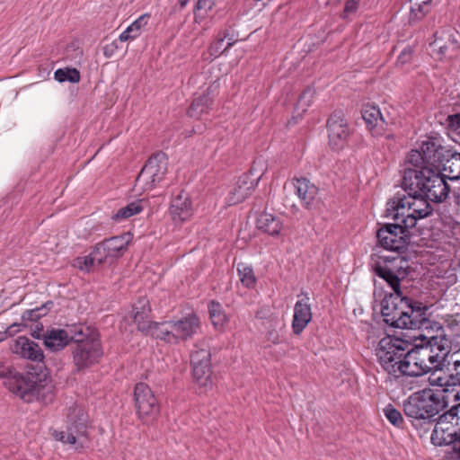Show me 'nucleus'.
<instances>
[{
	"label": "nucleus",
	"mask_w": 460,
	"mask_h": 460,
	"mask_svg": "<svg viewBox=\"0 0 460 460\" xmlns=\"http://www.w3.org/2000/svg\"><path fill=\"white\" fill-rule=\"evenodd\" d=\"M144 200H137L128 203L127 206L120 208L118 211L112 215L111 218L116 222H122L135 215L139 214L143 211Z\"/></svg>",
	"instance_id": "obj_36"
},
{
	"label": "nucleus",
	"mask_w": 460,
	"mask_h": 460,
	"mask_svg": "<svg viewBox=\"0 0 460 460\" xmlns=\"http://www.w3.org/2000/svg\"><path fill=\"white\" fill-rule=\"evenodd\" d=\"M235 41L236 40L234 39L233 35H230L228 29L219 31L216 40L208 48L209 58L213 59L219 57L232 47Z\"/></svg>",
	"instance_id": "obj_30"
},
{
	"label": "nucleus",
	"mask_w": 460,
	"mask_h": 460,
	"mask_svg": "<svg viewBox=\"0 0 460 460\" xmlns=\"http://www.w3.org/2000/svg\"><path fill=\"white\" fill-rule=\"evenodd\" d=\"M362 118L374 137L385 136L386 138L394 137L393 134L388 133L385 135L387 122L376 106L365 105L362 110Z\"/></svg>",
	"instance_id": "obj_20"
},
{
	"label": "nucleus",
	"mask_w": 460,
	"mask_h": 460,
	"mask_svg": "<svg viewBox=\"0 0 460 460\" xmlns=\"http://www.w3.org/2000/svg\"><path fill=\"white\" fill-rule=\"evenodd\" d=\"M406 310L408 314H405L403 322L399 323L402 326L401 329L442 331V326L439 323L429 320L428 316L429 308L422 305V303L411 298Z\"/></svg>",
	"instance_id": "obj_10"
},
{
	"label": "nucleus",
	"mask_w": 460,
	"mask_h": 460,
	"mask_svg": "<svg viewBox=\"0 0 460 460\" xmlns=\"http://www.w3.org/2000/svg\"><path fill=\"white\" fill-rule=\"evenodd\" d=\"M411 343L393 336L381 339L376 349V355L382 368L394 377L402 376V364L406 349Z\"/></svg>",
	"instance_id": "obj_3"
},
{
	"label": "nucleus",
	"mask_w": 460,
	"mask_h": 460,
	"mask_svg": "<svg viewBox=\"0 0 460 460\" xmlns=\"http://www.w3.org/2000/svg\"><path fill=\"white\" fill-rule=\"evenodd\" d=\"M430 167H423L422 169L406 168L404 170L402 187L408 193L412 194L422 193V184L425 183L424 177L427 176L426 172L429 171Z\"/></svg>",
	"instance_id": "obj_24"
},
{
	"label": "nucleus",
	"mask_w": 460,
	"mask_h": 460,
	"mask_svg": "<svg viewBox=\"0 0 460 460\" xmlns=\"http://www.w3.org/2000/svg\"><path fill=\"white\" fill-rule=\"evenodd\" d=\"M453 368L456 376H458V378L460 379V360H456L453 363Z\"/></svg>",
	"instance_id": "obj_59"
},
{
	"label": "nucleus",
	"mask_w": 460,
	"mask_h": 460,
	"mask_svg": "<svg viewBox=\"0 0 460 460\" xmlns=\"http://www.w3.org/2000/svg\"><path fill=\"white\" fill-rule=\"evenodd\" d=\"M211 353L207 349H197L190 355L192 376L200 393L212 387Z\"/></svg>",
	"instance_id": "obj_11"
},
{
	"label": "nucleus",
	"mask_w": 460,
	"mask_h": 460,
	"mask_svg": "<svg viewBox=\"0 0 460 460\" xmlns=\"http://www.w3.org/2000/svg\"><path fill=\"white\" fill-rule=\"evenodd\" d=\"M16 370L12 367V366L6 364L5 362L0 361V378L5 380L9 379V377L14 374Z\"/></svg>",
	"instance_id": "obj_53"
},
{
	"label": "nucleus",
	"mask_w": 460,
	"mask_h": 460,
	"mask_svg": "<svg viewBox=\"0 0 460 460\" xmlns=\"http://www.w3.org/2000/svg\"><path fill=\"white\" fill-rule=\"evenodd\" d=\"M423 347L428 349V355L431 356L430 361L432 363V367H434L435 371L442 370L446 366V361L449 352L444 351V353H441L442 350H440L439 349H435V348H432V345L429 343Z\"/></svg>",
	"instance_id": "obj_38"
},
{
	"label": "nucleus",
	"mask_w": 460,
	"mask_h": 460,
	"mask_svg": "<svg viewBox=\"0 0 460 460\" xmlns=\"http://www.w3.org/2000/svg\"><path fill=\"white\" fill-rule=\"evenodd\" d=\"M448 456L451 460H460V428L457 436L453 439Z\"/></svg>",
	"instance_id": "obj_51"
},
{
	"label": "nucleus",
	"mask_w": 460,
	"mask_h": 460,
	"mask_svg": "<svg viewBox=\"0 0 460 460\" xmlns=\"http://www.w3.org/2000/svg\"><path fill=\"white\" fill-rule=\"evenodd\" d=\"M407 162L414 166L413 169H422L428 166L421 151L411 150L407 156Z\"/></svg>",
	"instance_id": "obj_49"
},
{
	"label": "nucleus",
	"mask_w": 460,
	"mask_h": 460,
	"mask_svg": "<svg viewBox=\"0 0 460 460\" xmlns=\"http://www.w3.org/2000/svg\"><path fill=\"white\" fill-rule=\"evenodd\" d=\"M314 95V90L307 87L304 92L300 94L298 101L296 105V112L298 116H302L305 113L308 107L312 104L313 99Z\"/></svg>",
	"instance_id": "obj_40"
},
{
	"label": "nucleus",
	"mask_w": 460,
	"mask_h": 460,
	"mask_svg": "<svg viewBox=\"0 0 460 460\" xmlns=\"http://www.w3.org/2000/svg\"><path fill=\"white\" fill-rule=\"evenodd\" d=\"M134 399L137 413L143 422H149L158 414L159 405L157 400L146 384L138 383L136 385Z\"/></svg>",
	"instance_id": "obj_12"
},
{
	"label": "nucleus",
	"mask_w": 460,
	"mask_h": 460,
	"mask_svg": "<svg viewBox=\"0 0 460 460\" xmlns=\"http://www.w3.org/2000/svg\"><path fill=\"white\" fill-rule=\"evenodd\" d=\"M282 226L280 219L270 213H262L257 219L258 229L272 236L279 235Z\"/></svg>",
	"instance_id": "obj_32"
},
{
	"label": "nucleus",
	"mask_w": 460,
	"mask_h": 460,
	"mask_svg": "<svg viewBox=\"0 0 460 460\" xmlns=\"http://www.w3.org/2000/svg\"><path fill=\"white\" fill-rule=\"evenodd\" d=\"M329 145L334 150L341 149L349 136L348 122L341 111L331 114L326 123Z\"/></svg>",
	"instance_id": "obj_15"
},
{
	"label": "nucleus",
	"mask_w": 460,
	"mask_h": 460,
	"mask_svg": "<svg viewBox=\"0 0 460 460\" xmlns=\"http://www.w3.org/2000/svg\"><path fill=\"white\" fill-rule=\"evenodd\" d=\"M394 223L385 224L376 232V237L382 247L386 250L400 252L407 248L410 242L409 229L399 219Z\"/></svg>",
	"instance_id": "obj_7"
},
{
	"label": "nucleus",
	"mask_w": 460,
	"mask_h": 460,
	"mask_svg": "<svg viewBox=\"0 0 460 460\" xmlns=\"http://www.w3.org/2000/svg\"><path fill=\"white\" fill-rule=\"evenodd\" d=\"M443 170L451 181L460 180V152L447 150Z\"/></svg>",
	"instance_id": "obj_35"
},
{
	"label": "nucleus",
	"mask_w": 460,
	"mask_h": 460,
	"mask_svg": "<svg viewBox=\"0 0 460 460\" xmlns=\"http://www.w3.org/2000/svg\"><path fill=\"white\" fill-rule=\"evenodd\" d=\"M451 416L445 412L438 417L431 434V441L434 445L450 447L453 439L457 436L459 428L450 420Z\"/></svg>",
	"instance_id": "obj_17"
},
{
	"label": "nucleus",
	"mask_w": 460,
	"mask_h": 460,
	"mask_svg": "<svg viewBox=\"0 0 460 460\" xmlns=\"http://www.w3.org/2000/svg\"><path fill=\"white\" fill-rule=\"evenodd\" d=\"M69 343L68 332L62 329H52L44 335V344L51 351H59Z\"/></svg>",
	"instance_id": "obj_29"
},
{
	"label": "nucleus",
	"mask_w": 460,
	"mask_h": 460,
	"mask_svg": "<svg viewBox=\"0 0 460 460\" xmlns=\"http://www.w3.org/2000/svg\"><path fill=\"white\" fill-rule=\"evenodd\" d=\"M425 183L422 184V194L429 200L441 203L445 201L450 193V186L444 176L438 172L430 168L426 172Z\"/></svg>",
	"instance_id": "obj_14"
},
{
	"label": "nucleus",
	"mask_w": 460,
	"mask_h": 460,
	"mask_svg": "<svg viewBox=\"0 0 460 460\" xmlns=\"http://www.w3.org/2000/svg\"><path fill=\"white\" fill-rule=\"evenodd\" d=\"M170 214L174 222H183L191 217L193 209L188 193L181 190L172 199Z\"/></svg>",
	"instance_id": "obj_23"
},
{
	"label": "nucleus",
	"mask_w": 460,
	"mask_h": 460,
	"mask_svg": "<svg viewBox=\"0 0 460 460\" xmlns=\"http://www.w3.org/2000/svg\"><path fill=\"white\" fill-rule=\"evenodd\" d=\"M73 265L80 270H84L85 272H90L96 266H98L96 261L93 260V257L91 253L87 256L77 257L74 260Z\"/></svg>",
	"instance_id": "obj_45"
},
{
	"label": "nucleus",
	"mask_w": 460,
	"mask_h": 460,
	"mask_svg": "<svg viewBox=\"0 0 460 460\" xmlns=\"http://www.w3.org/2000/svg\"><path fill=\"white\" fill-rule=\"evenodd\" d=\"M260 178L261 176L253 178L252 172L242 175L236 182V185L228 193L226 199L228 205L232 206L243 202L252 193Z\"/></svg>",
	"instance_id": "obj_19"
},
{
	"label": "nucleus",
	"mask_w": 460,
	"mask_h": 460,
	"mask_svg": "<svg viewBox=\"0 0 460 460\" xmlns=\"http://www.w3.org/2000/svg\"><path fill=\"white\" fill-rule=\"evenodd\" d=\"M213 98L210 96L209 89H208L202 94L193 99L188 110V114L190 117L199 119L211 110Z\"/></svg>",
	"instance_id": "obj_28"
},
{
	"label": "nucleus",
	"mask_w": 460,
	"mask_h": 460,
	"mask_svg": "<svg viewBox=\"0 0 460 460\" xmlns=\"http://www.w3.org/2000/svg\"><path fill=\"white\" fill-rule=\"evenodd\" d=\"M4 383L9 391L24 402H31L39 394V385L36 381L31 379L29 375H22L16 371Z\"/></svg>",
	"instance_id": "obj_16"
},
{
	"label": "nucleus",
	"mask_w": 460,
	"mask_h": 460,
	"mask_svg": "<svg viewBox=\"0 0 460 460\" xmlns=\"http://www.w3.org/2000/svg\"><path fill=\"white\" fill-rule=\"evenodd\" d=\"M442 392L452 393L456 400L460 399V379L456 376V373L446 376Z\"/></svg>",
	"instance_id": "obj_42"
},
{
	"label": "nucleus",
	"mask_w": 460,
	"mask_h": 460,
	"mask_svg": "<svg viewBox=\"0 0 460 460\" xmlns=\"http://www.w3.org/2000/svg\"><path fill=\"white\" fill-rule=\"evenodd\" d=\"M91 254L99 266L107 262L109 259H112L111 253L106 252V247L102 242L95 245L94 249L91 252Z\"/></svg>",
	"instance_id": "obj_47"
},
{
	"label": "nucleus",
	"mask_w": 460,
	"mask_h": 460,
	"mask_svg": "<svg viewBox=\"0 0 460 460\" xmlns=\"http://www.w3.org/2000/svg\"><path fill=\"white\" fill-rule=\"evenodd\" d=\"M237 271L240 277V280L243 286L246 288L254 287L256 283V278L252 269L250 266H247L243 263H239L237 265Z\"/></svg>",
	"instance_id": "obj_41"
},
{
	"label": "nucleus",
	"mask_w": 460,
	"mask_h": 460,
	"mask_svg": "<svg viewBox=\"0 0 460 460\" xmlns=\"http://www.w3.org/2000/svg\"><path fill=\"white\" fill-rule=\"evenodd\" d=\"M54 78L60 82H70V83H78L80 81V72L76 68H59L56 70L54 74Z\"/></svg>",
	"instance_id": "obj_39"
},
{
	"label": "nucleus",
	"mask_w": 460,
	"mask_h": 460,
	"mask_svg": "<svg viewBox=\"0 0 460 460\" xmlns=\"http://www.w3.org/2000/svg\"><path fill=\"white\" fill-rule=\"evenodd\" d=\"M447 122L450 128L453 130H460V113L449 115Z\"/></svg>",
	"instance_id": "obj_55"
},
{
	"label": "nucleus",
	"mask_w": 460,
	"mask_h": 460,
	"mask_svg": "<svg viewBox=\"0 0 460 460\" xmlns=\"http://www.w3.org/2000/svg\"><path fill=\"white\" fill-rule=\"evenodd\" d=\"M410 22L420 21L429 12L430 4H420L419 2L411 1Z\"/></svg>",
	"instance_id": "obj_43"
},
{
	"label": "nucleus",
	"mask_w": 460,
	"mask_h": 460,
	"mask_svg": "<svg viewBox=\"0 0 460 460\" xmlns=\"http://www.w3.org/2000/svg\"><path fill=\"white\" fill-rule=\"evenodd\" d=\"M451 196L448 195L449 199L452 203L460 208V187L454 188L452 190H450Z\"/></svg>",
	"instance_id": "obj_57"
},
{
	"label": "nucleus",
	"mask_w": 460,
	"mask_h": 460,
	"mask_svg": "<svg viewBox=\"0 0 460 460\" xmlns=\"http://www.w3.org/2000/svg\"><path fill=\"white\" fill-rule=\"evenodd\" d=\"M371 269L376 276L384 279L394 291L386 294L381 306L385 322L394 327L401 328L399 323L403 322L411 298L407 297L401 288V282L413 271L410 260L403 255L385 256L376 258L371 256Z\"/></svg>",
	"instance_id": "obj_1"
},
{
	"label": "nucleus",
	"mask_w": 460,
	"mask_h": 460,
	"mask_svg": "<svg viewBox=\"0 0 460 460\" xmlns=\"http://www.w3.org/2000/svg\"><path fill=\"white\" fill-rule=\"evenodd\" d=\"M131 240L129 233L113 236L102 241L106 247V252L111 253L112 259L120 257L128 249V244Z\"/></svg>",
	"instance_id": "obj_31"
},
{
	"label": "nucleus",
	"mask_w": 460,
	"mask_h": 460,
	"mask_svg": "<svg viewBox=\"0 0 460 460\" xmlns=\"http://www.w3.org/2000/svg\"><path fill=\"white\" fill-rule=\"evenodd\" d=\"M168 170L167 155L159 151L152 155L137 178V184H144L146 190L153 189L165 177Z\"/></svg>",
	"instance_id": "obj_8"
},
{
	"label": "nucleus",
	"mask_w": 460,
	"mask_h": 460,
	"mask_svg": "<svg viewBox=\"0 0 460 460\" xmlns=\"http://www.w3.org/2000/svg\"><path fill=\"white\" fill-rule=\"evenodd\" d=\"M445 404L438 393L431 389L412 394L403 402V411L409 418L415 420H430L437 415Z\"/></svg>",
	"instance_id": "obj_4"
},
{
	"label": "nucleus",
	"mask_w": 460,
	"mask_h": 460,
	"mask_svg": "<svg viewBox=\"0 0 460 460\" xmlns=\"http://www.w3.org/2000/svg\"><path fill=\"white\" fill-rule=\"evenodd\" d=\"M13 351L24 358L34 361H41L44 358L40 346L30 339L21 336L15 341Z\"/></svg>",
	"instance_id": "obj_26"
},
{
	"label": "nucleus",
	"mask_w": 460,
	"mask_h": 460,
	"mask_svg": "<svg viewBox=\"0 0 460 460\" xmlns=\"http://www.w3.org/2000/svg\"><path fill=\"white\" fill-rule=\"evenodd\" d=\"M73 362L77 371L99 362L103 355L100 340H90L72 349Z\"/></svg>",
	"instance_id": "obj_13"
},
{
	"label": "nucleus",
	"mask_w": 460,
	"mask_h": 460,
	"mask_svg": "<svg viewBox=\"0 0 460 460\" xmlns=\"http://www.w3.org/2000/svg\"><path fill=\"white\" fill-rule=\"evenodd\" d=\"M413 48L411 46L405 47L399 54L396 61V66L402 67L404 65L409 64L412 59Z\"/></svg>",
	"instance_id": "obj_50"
},
{
	"label": "nucleus",
	"mask_w": 460,
	"mask_h": 460,
	"mask_svg": "<svg viewBox=\"0 0 460 460\" xmlns=\"http://www.w3.org/2000/svg\"><path fill=\"white\" fill-rule=\"evenodd\" d=\"M361 0H347L345 3L342 18H347L349 14L354 13L359 5Z\"/></svg>",
	"instance_id": "obj_52"
},
{
	"label": "nucleus",
	"mask_w": 460,
	"mask_h": 460,
	"mask_svg": "<svg viewBox=\"0 0 460 460\" xmlns=\"http://www.w3.org/2000/svg\"><path fill=\"white\" fill-rule=\"evenodd\" d=\"M150 313L149 301L146 297H141L133 307V319L138 331L155 338L156 325H160L161 323L151 322Z\"/></svg>",
	"instance_id": "obj_18"
},
{
	"label": "nucleus",
	"mask_w": 460,
	"mask_h": 460,
	"mask_svg": "<svg viewBox=\"0 0 460 460\" xmlns=\"http://www.w3.org/2000/svg\"><path fill=\"white\" fill-rule=\"evenodd\" d=\"M292 184L303 206L311 208L318 194V188L305 178H294Z\"/></svg>",
	"instance_id": "obj_25"
},
{
	"label": "nucleus",
	"mask_w": 460,
	"mask_h": 460,
	"mask_svg": "<svg viewBox=\"0 0 460 460\" xmlns=\"http://www.w3.org/2000/svg\"><path fill=\"white\" fill-rule=\"evenodd\" d=\"M428 343L432 345V348H435V349H439L440 350H442L441 353H444V351L450 352L451 341L448 338H447L445 334L441 333L430 336Z\"/></svg>",
	"instance_id": "obj_44"
},
{
	"label": "nucleus",
	"mask_w": 460,
	"mask_h": 460,
	"mask_svg": "<svg viewBox=\"0 0 460 460\" xmlns=\"http://www.w3.org/2000/svg\"><path fill=\"white\" fill-rule=\"evenodd\" d=\"M208 313L212 324L217 329H221L227 322V317L222 305L216 301H211L208 305Z\"/></svg>",
	"instance_id": "obj_37"
},
{
	"label": "nucleus",
	"mask_w": 460,
	"mask_h": 460,
	"mask_svg": "<svg viewBox=\"0 0 460 460\" xmlns=\"http://www.w3.org/2000/svg\"><path fill=\"white\" fill-rule=\"evenodd\" d=\"M303 298L296 301L294 306L292 329L295 334H300L312 319V309L307 294L302 293Z\"/></svg>",
	"instance_id": "obj_22"
},
{
	"label": "nucleus",
	"mask_w": 460,
	"mask_h": 460,
	"mask_svg": "<svg viewBox=\"0 0 460 460\" xmlns=\"http://www.w3.org/2000/svg\"><path fill=\"white\" fill-rule=\"evenodd\" d=\"M435 40L430 43L433 53L440 58L447 57L450 52L459 48V42L454 38V30L450 27L445 28L434 33Z\"/></svg>",
	"instance_id": "obj_21"
},
{
	"label": "nucleus",
	"mask_w": 460,
	"mask_h": 460,
	"mask_svg": "<svg viewBox=\"0 0 460 460\" xmlns=\"http://www.w3.org/2000/svg\"><path fill=\"white\" fill-rule=\"evenodd\" d=\"M7 338V332H0V341H4Z\"/></svg>",
	"instance_id": "obj_60"
},
{
	"label": "nucleus",
	"mask_w": 460,
	"mask_h": 460,
	"mask_svg": "<svg viewBox=\"0 0 460 460\" xmlns=\"http://www.w3.org/2000/svg\"><path fill=\"white\" fill-rule=\"evenodd\" d=\"M447 414L452 415L450 418L451 420L455 422L457 428H460V403L455 406H452L451 409L447 411Z\"/></svg>",
	"instance_id": "obj_54"
},
{
	"label": "nucleus",
	"mask_w": 460,
	"mask_h": 460,
	"mask_svg": "<svg viewBox=\"0 0 460 460\" xmlns=\"http://www.w3.org/2000/svg\"><path fill=\"white\" fill-rule=\"evenodd\" d=\"M214 4L215 0H198L195 9V22H199V20L205 17L208 11L212 9Z\"/></svg>",
	"instance_id": "obj_48"
},
{
	"label": "nucleus",
	"mask_w": 460,
	"mask_h": 460,
	"mask_svg": "<svg viewBox=\"0 0 460 460\" xmlns=\"http://www.w3.org/2000/svg\"><path fill=\"white\" fill-rule=\"evenodd\" d=\"M420 151L427 165L430 168L438 167L442 163V157L447 159V150L433 141L423 142Z\"/></svg>",
	"instance_id": "obj_27"
},
{
	"label": "nucleus",
	"mask_w": 460,
	"mask_h": 460,
	"mask_svg": "<svg viewBox=\"0 0 460 460\" xmlns=\"http://www.w3.org/2000/svg\"><path fill=\"white\" fill-rule=\"evenodd\" d=\"M428 349L423 346H415L406 349L404 360L402 364V376H421L429 372L435 371L432 367Z\"/></svg>",
	"instance_id": "obj_9"
},
{
	"label": "nucleus",
	"mask_w": 460,
	"mask_h": 460,
	"mask_svg": "<svg viewBox=\"0 0 460 460\" xmlns=\"http://www.w3.org/2000/svg\"><path fill=\"white\" fill-rule=\"evenodd\" d=\"M69 341H73L75 345H80L90 340H99L98 334L85 325H76L68 330Z\"/></svg>",
	"instance_id": "obj_34"
},
{
	"label": "nucleus",
	"mask_w": 460,
	"mask_h": 460,
	"mask_svg": "<svg viewBox=\"0 0 460 460\" xmlns=\"http://www.w3.org/2000/svg\"><path fill=\"white\" fill-rule=\"evenodd\" d=\"M445 380H446V376H436V375L434 373L429 377V384L433 386L440 387L441 390H443V388H444Z\"/></svg>",
	"instance_id": "obj_56"
},
{
	"label": "nucleus",
	"mask_w": 460,
	"mask_h": 460,
	"mask_svg": "<svg viewBox=\"0 0 460 460\" xmlns=\"http://www.w3.org/2000/svg\"><path fill=\"white\" fill-rule=\"evenodd\" d=\"M267 340L271 341L273 344H279L280 342L279 335L275 330H270L267 332Z\"/></svg>",
	"instance_id": "obj_58"
},
{
	"label": "nucleus",
	"mask_w": 460,
	"mask_h": 460,
	"mask_svg": "<svg viewBox=\"0 0 460 460\" xmlns=\"http://www.w3.org/2000/svg\"><path fill=\"white\" fill-rule=\"evenodd\" d=\"M200 322L195 314H190L177 321H169L156 325L155 338L168 343L177 344L187 341L198 332Z\"/></svg>",
	"instance_id": "obj_5"
},
{
	"label": "nucleus",
	"mask_w": 460,
	"mask_h": 460,
	"mask_svg": "<svg viewBox=\"0 0 460 460\" xmlns=\"http://www.w3.org/2000/svg\"><path fill=\"white\" fill-rule=\"evenodd\" d=\"M433 208L422 194L408 192L402 197L397 195L386 204L385 216L399 219L406 227H414L419 219L431 216Z\"/></svg>",
	"instance_id": "obj_2"
},
{
	"label": "nucleus",
	"mask_w": 460,
	"mask_h": 460,
	"mask_svg": "<svg viewBox=\"0 0 460 460\" xmlns=\"http://www.w3.org/2000/svg\"><path fill=\"white\" fill-rule=\"evenodd\" d=\"M150 19V14L144 13L134 21L119 36L121 42L133 40L139 37L144 31L145 27L147 25Z\"/></svg>",
	"instance_id": "obj_33"
},
{
	"label": "nucleus",
	"mask_w": 460,
	"mask_h": 460,
	"mask_svg": "<svg viewBox=\"0 0 460 460\" xmlns=\"http://www.w3.org/2000/svg\"><path fill=\"white\" fill-rule=\"evenodd\" d=\"M88 417L84 410L77 405L72 406L67 413V426L66 431L53 429L52 437L63 444L75 445V448L83 447V438L87 436Z\"/></svg>",
	"instance_id": "obj_6"
},
{
	"label": "nucleus",
	"mask_w": 460,
	"mask_h": 460,
	"mask_svg": "<svg viewBox=\"0 0 460 460\" xmlns=\"http://www.w3.org/2000/svg\"><path fill=\"white\" fill-rule=\"evenodd\" d=\"M459 134H460V130H459Z\"/></svg>",
	"instance_id": "obj_61"
},
{
	"label": "nucleus",
	"mask_w": 460,
	"mask_h": 460,
	"mask_svg": "<svg viewBox=\"0 0 460 460\" xmlns=\"http://www.w3.org/2000/svg\"><path fill=\"white\" fill-rule=\"evenodd\" d=\"M384 414L391 424L396 427H402L403 424V418L401 412L395 409L392 404H388L384 409Z\"/></svg>",
	"instance_id": "obj_46"
}]
</instances>
